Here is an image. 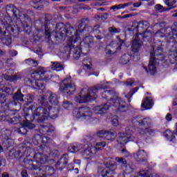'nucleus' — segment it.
<instances>
[{
  "mask_svg": "<svg viewBox=\"0 0 177 177\" xmlns=\"http://www.w3.org/2000/svg\"><path fill=\"white\" fill-rule=\"evenodd\" d=\"M7 16H5L1 21L2 26L5 28V34L12 32V34H19L24 31L26 34L31 32V26L32 23L31 18L27 14L20 12L13 4H8L6 6Z\"/></svg>",
  "mask_w": 177,
  "mask_h": 177,
  "instance_id": "f257e3e1",
  "label": "nucleus"
},
{
  "mask_svg": "<svg viewBox=\"0 0 177 177\" xmlns=\"http://www.w3.org/2000/svg\"><path fill=\"white\" fill-rule=\"evenodd\" d=\"M89 23V19L82 18L79 21L78 30L74 29V27L71 26L70 22H66V24L63 22L57 23L55 26V30L53 37L54 41L57 42H61L63 40V37L64 35L68 37V35H73L75 38L77 34L79 41L81 39L80 35L88 36L93 34V28L88 26Z\"/></svg>",
  "mask_w": 177,
  "mask_h": 177,
  "instance_id": "f03ea898",
  "label": "nucleus"
},
{
  "mask_svg": "<svg viewBox=\"0 0 177 177\" xmlns=\"http://www.w3.org/2000/svg\"><path fill=\"white\" fill-rule=\"evenodd\" d=\"M39 103L42 106H39L35 109L32 113V118L37 122H44L50 118L51 120H56L59 113V109L52 107L46 100V96L41 95L40 97Z\"/></svg>",
  "mask_w": 177,
  "mask_h": 177,
  "instance_id": "7ed1b4c3",
  "label": "nucleus"
},
{
  "mask_svg": "<svg viewBox=\"0 0 177 177\" xmlns=\"http://www.w3.org/2000/svg\"><path fill=\"white\" fill-rule=\"evenodd\" d=\"M110 107H115L118 113H128L131 105H128L127 102L118 96L111 98L104 105H97L93 108L96 114H104Z\"/></svg>",
  "mask_w": 177,
  "mask_h": 177,
  "instance_id": "20e7f679",
  "label": "nucleus"
},
{
  "mask_svg": "<svg viewBox=\"0 0 177 177\" xmlns=\"http://www.w3.org/2000/svg\"><path fill=\"white\" fill-rule=\"evenodd\" d=\"M33 160H28V158H25L24 159L25 168L29 169V171H38L39 169V171H44V174H46L44 167L50 166H42V164H46L49 161V156L46 154L37 152L33 156Z\"/></svg>",
  "mask_w": 177,
  "mask_h": 177,
  "instance_id": "39448f33",
  "label": "nucleus"
},
{
  "mask_svg": "<svg viewBox=\"0 0 177 177\" xmlns=\"http://www.w3.org/2000/svg\"><path fill=\"white\" fill-rule=\"evenodd\" d=\"M64 37H68V39L66 41L67 44L60 48L61 53H68V55H73L75 60H78L81 57V53H82V48L74 45V44H77V41H80L78 35L76 34L75 37L73 35H69L68 36L64 35L63 38Z\"/></svg>",
  "mask_w": 177,
  "mask_h": 177,
  "instance_id": "423d86ee",
  "label": "nucleus"
},
{
  "mask_svg": "<svg viewBox=\"0 0 177 177\" xmlns=\"http://www.w3.org/2000/svg\"><path fill=\"white\" fill-rule=\"evenodd\" d=\"M106 88L107 86H103V84H99L91 90H88L86 88H82L80 93L75 96V100L77 103H91L97 97V95L95 92Z\"/></svg>",
  "mask_w": 177,
  "mask_h": 177,
  "instance_id": "0eeeda50",
  "label": "nucleus"
},
{
  "mask_svg": "<svg viewBox=\"0 0 177 177\" xmlns=\"http://www.w3.org/2000/svg\"><path fill=\"white\" fill-rule=\"evenodd\" d=\"M167 46L171 48L169 51L168 57L171 64H175L177 62V28L171 29V31L165 36Z\"/></svg>",
  "mask_w": 177,
  "mask_h": 177,
  "instance_id": "6e6552de",
  "label": "nucleus"
},
{
  "mask_svg": "<svg viewBox=\"0 0 177 177\" xmlns=\"http://www.w3.org/2000/svg\"><path fill=\"white\" fill-rule=\"evenodd\" d=\"M20 102H24V106H28L34 102V95L31 94L24 95L21 93V90L18 89L13 95L12 100H10L4 107L7 110H12L13 107H16V106L20 104Z\"/></svg>",
  "mask_w": 177,
  "mask_h": 177,
  "instance_id": "1a4fd4ad",
  "label": "nucleus"
},
{
  "mask_svg": "<svg viewBox=\"0 0 177 177\" xmlns=\"http://www.w3.org/2000/svg\"><path fill=\"white\" fill-rule=\"evenodd\" d=\"M132 124L133 125H140V127H147L145 128H140L138 131V133L140 136H147V135L151 136L156 133V130L150 125H151V120L149 118H142V116L138 115L131 120Z\"/></svg>",
  "mask_w": 177,
  "mask_h": 177,
  "instance_id": "9d476101",
  "label": "nucleus"
},
{
  "mask_svg": "<svg viewBox=\"0 0 177 177\" xmlns=\"http://www.w3.org/2000/svg\"><path fill=\"white\" fill-rule=\"evenodd\" d=\"M150 56L151 57L148 65L149 69L147 70V67L145 68L151 75H154V74L157 73V67L156 66L157 60L163 62L165 59V56H164V54L162 53V46H158L155 50L150 53Z\"/></svg>",
  "mask_w": 177,
  "mask_h": 177,
  "instance_id": "9b49d317",
  "label": "nucleus"
},
{
  "mask_svg": "<svg viewBox=\"0 0 177 177\" xmlns=\"http://www.w3.org/2000/svg\"><path fill=\"white\" fill-rule=\"evenodd\" d=\"M45 73H46V71L44 68H39L38 69L32 71L30 73L32 80L35 81V89L36 91H40V93H42L45 89V84L41 82V81L46 80Z\"/></svg>",
  "mask_w": 177,
  "mask_h": 177,
  "instance_id": "f8f14e48",
  "label": "nucleus"
},
{
  "mask_svg": "<svg viewBox=\"0 0 177 177\" xmlns=\"http://www.w3.org/2000/svg\"><path fill=\"white\" fill-rule=\"evenodd\" d=\"M93 141V138L92 136H86L83 140V142L85 144H82V147L80 150V154L86 160H92L95 150H97L95 147L92 146L91 142Z\"/></svg>",
  "mask_w": 177,
  "mask_h": 177,
  "instance_id": "ddd939ff",
  "label": "nucleus"
},
{
  "mask_svg": "<svg viewBox=\"0 0 177 177\" xmlns=\"http://www.w3.org/2000/svg\"><path fill=\"white\" fill-rule=\"evenodd\" d=\"M1 110H4L3 112H0V121L9 122L12 125H17V124H21V116L17 115L12 118H10V111H17V110L12 108V110L7 109L5 106L1 108Z\"/></svg>",
  "mask_w": 177,
  "mask_h": 177,
  "instance_id": "4468645a",
  "label": "nucleus"
},
{
  "mask_svg": "<svg viewBox=\"0 0 177 177\" xmlns=\"http://www.w3.org/2000/svg\"><path fill=\"white\" fill-rule=\"evenodd\" d=\"M10 95H13V89L8 86V85L2 84V82L0 83V103L1 104V106H0V113L1 111L3 113L6 109H2V108L5 107L10 102V100H8V96Z\"/></svg>",
  "mask_w": 177,
  "mask_h": 177,
  "instance_id": "2eb2a0df",
  "label": "nucleus"
},
{
  "mask_svg": "<svg viewBox=\"0 0 177 177\" xmlns=\"http://www.w3.org/2000/svg\"><path fill=\"white\" fill-rule=\"evenodd\" d=\"M66 81H68V79L62 80V83L59 86V91L64 97L68 99L69 96L74 95L76 88L74 83H65Z\"/></svg>",
  "mask_w": 177,
  "mask_h": 177,
  "instance_id": "dca6fc26",
  "label": "nucleus"
},
{
  "mask_svg": "<svg viewBox=\"0 0 177 177\" xmlns=\"http://www.w3.org/2000/svg\"><path fill=\"white\" fill-rule=\"evenodd\" d=\"M73 115L78 120L80 118H82V120H91L92 111L88 106L75 108L73 111Z\"/></svg>",
  "mask_w": 177,
  "mask_h": 177,
  "instance_id": "f3484780",
  "label": "nucleus"
},
{
  "mask_svg": "<svg viewBox=\"0 0 177 177\" xmlns=\"http://www.w3.org/2000/svg\"><path fill=\"white\" fill-rule=\"evenodd\" d=\"M28 115H30V114L25 113V120L21 122V127L18 129L17 132L21 135H27L28 129H34V128H35V124L31 123L30 121L27 119Z\"/></svg>",
  "mask_w": 177,
  "mask_h": 177,
  "instance_id": "a211bd4d",
  "label": "nucleus"
},
{
  "mask_svg": "<svg viewBox=\"0 0 177 177\" xmlns=\"http://www.w3.org/2000/svg\"><path fill=\"white\" fill-rule=\"evenodd\" d=\"M115 161L118 162L119 165H121V169L127 175H129V174L133 171V163H128L125 158L116 157Z\"/></svg>",
  "mask_w": 177,
  "mask_h": 177,
  "instance_id": "6ab92c4d",
  "label": "nucleus"
},
{
  "mask_svg": "<svg viewBox=\"0 0 177 177\" xmlns=\"http://www.w3.org/2000/svg\"><path fill=\"white\" fill-rule=\"evenodd\" d=\"M1 133L4 147H6L7 149H9V147H12L13 145L12 144V139H10V136L12 135V131H10V129L4 127L1 129Z\"/></svg>",
  "mask_w": 177,
  "mask_h": 177,
  "instance_id": "aec40b11",
  "label": "nucleus"
},
{
  "mask_svg": "<svg viewBox=\"0 0 177 177\" xmlns=\"http://www.w3.org/2000/svg\"><path fill=\"white\" fill-rule=\"evenodd\" d=\"M115 168H117V163L114 160H109L105 163V169L102 171V177H113L110 174V172L114 174V171H115Z\"/></svg>",
  "mask_w": 177,
  "mask_h": 177,
  "instance_id": "412c9836",
  "label": "nucleus"
},
{
  "mask_svg": "<svg viewBox=\"0 0 177 177\" xmlns=\"http://www.w3.org/2000/svg\"><path fill=\"white\" fill-rule=\"evenodd\" d=\"M32 141L37 146L41 143H44V145H48L49 143H52L53 140L47 135H40L36 134L32 138Z\"/></svg>",
  "mask_w": 177,
  "mask_h": 177,
  "instance_id": "4be33fe9",
  "label": "nucleus"
},
{
  "mask_svg": "<svg viewBox=\"0 0 177 177\" xmlns=\"http://www.w3.org/2000/svg\"><path fill=\"white\" fill-rule=\"evenodd\" d=\"M52 23V18L49 17V15H46L44 18V35L46 38L50 41L52 37V28H50V24Z\"/></svg>",
  "mask_w": 177,
  "mask_h": 177,
  "instance_id": "5701e85b",
  "label": "nucleus"
},
{
  "mask_svg": "<svg viewBox=\"0 0 177 177\" xmlns=\"http://www.w3.org/2000/svg\"><path fill=\"white\" fill-rule=\"evenodd\" d=\"M143 45L142 40L139 39V35H136L134 39L131 41V52L138 53Z\"/></svg>",
  "mask_w": 177,
  "mask_h": 177,
  "instance_id": "b1692460",
  "label": "nucleus"
},
{
  "mask_svg": "<svg viewBox=\"0 0 177 177\" xmlns=\"http://www.w3.org/2000/svg\"><path fill=\"white\" fill-rule=\"evenodd\" d=\"M67 164H68V154L64 153L57 162L55 167L58 171H63V169H64V167H66Z\"/></svg>",
  "mask_w": 177,
  "mask_h": 177,
  "instance_id": "393cba45",
  "label": "nucleus"
},
{
  "mask_svg": "<svg viewBox=\"0 0 177 177\" xmlns=\"http://www.w3.org/2000/svg\"><path fill=\"white\" fill-rule=\"evenodd\" d=\"M54 131L55 127H53L50 124L41 125L39 127V133H41V135H46L47 136H50V133Z\"/></svg>",
  "mask_w": 177,
  "mask_h": 177,
  "instance_id": "a878e982",
  "label": "nucleus"
},
{
  "mask_svg": "<svg viewBox=\"0 0 177 177\" xmlns=\"http://www.w3.org/2000/svg\"><path fill=\"white\" fill-rule=\"evenodd\" d=\"M97 136L104 138L106 140H114V132L107 130H100L97 132Z\"/></svg>",
  "mask_w": 177,
  "mask_h": 177,
  "instance_id": "bb28decb",
  "label": "nucleus"
},
{
  "mask_svg": "<svg viewBox=\"0 0 177 177\" xmlns=\"http://www.w3.org/2000/svg\"><path fill=\"white\" fill-rule=\"evenodd\" d=\"M141 106L145 110H150L154 106V100L151 97H147L142 102Z\"/></svg>",
  "mask_w": 177,
  "mask_h": 177,
  "instance_id": "cd10ccee",
  "label": "nucleus"
},
{
  "mask_svg": "<svg viewBox=\"0 0 177 177\" xmlns=\"http://www.w3.org/2000/svg\"><path fill=\"white\" fill-rule=\"evenodd\" d=\"M145 26V27H147V21H140L138 23V25L135 28L136 31H138L139 35L142 36V39H146V38H147V35H146V32H147V31L145 30L142 32H139V31H140V28H143V26Z\"/></svg>",
  "mask_w": 177,
  "mask_h": 177,
  "instance_id": "c85d7f7f",
  "label": "nucleus"
},
{
  "mask_svg": "<svg viewBox=\"0 0 177 177\" xmlns=\"http://www.w3.org/2000/svg\"><path fill=\"white\" fill-rule=\"evenodd\" d=\"M7 150H8V157L10 160H15V158H19L20 157V154H21V151H17L15 149H10V147H6Z\"/></svg>",
  "mask_w": 177,
  "mask_h": 177,
  "instance_id": "c756f323",
  "label": "nucleus"
},
{
  "mask_svg": "<svg viewBox=\"0 0 177 177\" xmlns=\"http://www.w3.org/2000/svg\"><path fill=\"white\" fill-rule=\"evenodd\" d=\"M3 76L6 81H9L10 82H17V81L21 80L20 75H3Z\"/></svg>",
  "mask_w": 177,
  "mask_h": 177,
  "instance_id": "7c9ffc66",
  "label": "nucleus"
},
{
  "mask_svg": "<svg viewBox=\"0 0 177 177\" xmlns=\"http://www.w3.org/2000/svg\"><path fill=\"white\" fill-rule=\"evenodd\" d=\"M136 154L140 162H146V161H147V158H146L147 153L144 149H139Z\"/></svg>",
  "mask_w": 177,
  "mask_h": 177,
  "instance_id": "2f4dec72",
  "label": "nucleus"
},
{
  "mask_svg": "<svg viewBox=\"0 0 177 177\" xmlns=\"http://www.w3.org/2000/svg\"><path fill=\"white\" fill-rule=\"evenodd\" d=\"M93 42V39L91 35L85 36L83 40L80 42V46H86V48H89L91 44Z\"/></svg>",
  "mask_w": 177,
  "mask_h": 177,
  "instance_id": "473e14b6",
  "label": "nucleus"
},
{
  "mask_svg": "<svg viewBox=\"0 0 177 177\" xmlns=\"http://www.w3.org/2000/svg\"><path fill=\"white\" fill-rule=\"evenodd\" d=\"M138 176L140 177H160V176L156 173L150 174L149 170H140L138 172Z\"/></svg>",
  "mask_w": 177,
  "mask_h": 177,
  "instance_id": "72a5a7b5",
  "label": "nucleus"
},
{
  "mask_svg": "<svg viewBox=\"0 0 177 177\" xmlns=\"http://www.w3.org/2000/svg\"><path fill=\"white\" fill-rule=\"evenodd\" d=\"M116 142L118 145H127V143L129 142V137L127 136V134L125 133H120Z\"/></svg>",
  "mask_w": 177,
  "mask_h": 177,
  "instance_id": "f704fd0d",
  "label": "nucleus"
},
{
  "mask_svg": "<svg viewBox=\"0 0 177 177\" xmlns=\"http://www.w3.org/2000/svg\"><path fill=\"white\" fill-rule=\"evenodd\" d=\"M163 136L169 140V142H175L176 138H175V133L171 131V130H166Z\"/></svg>",
  "mask_w": 177,
  "mask_h": 177,
  "instance_id": "c9c22d12",
  "label": "nucleus"
},
{
  "mask_svg": "<svg viewBox=\"0 0 177 177\" xmlns=\"http://www.w3.org/2000/svg\"><path fill=\"white\" fill-rule=\"evenodd\" d=\"M82 147V144H78L76 145H70L68 147V151L69 153H77V151H81V148Z\"/></svg>",
  "mask_w": 177,
  "mask_h": 177,
  "instance_id": "e433bc0d",
  "label": "nucleus"
},
{
  "mask_svg": "<svg viewBox=\"0 0 177 177\" xmlns=\"http://www.w3.org/2000/svg\"><path fill=\"white\" fill-rule=\"evenodd\" d=\"M133 5V3L132 1H130L129 3H125L124 4H118L116 6H113L112 7H111V10H115L117 9V10H120V9H124V8H127L128 6H131Z\"/></svg>",
  "mask_w": 177,
  "mask_h": 177,
  "instance_id": "4c0bfd02",
  "label": "nucleus"
},
{
  "mask_svg": "<svg viewBox=\"0 0 177 177\" xmlns=\"http://www.w3.org/2000/svg\"><path fill=\"white\" fill-rule=\"evenodd\" d=\"M48 102L50 104L57 106L59 104V100L57 99V95L53 93L48 97Z\"/></svg>",
  "mask_w": 177,
  "mask_h": 177,
  "instance_id": "58836bf2",
  "label": "nucleus"
},
{
  "mask_svg": "<svg viewBox=\"0 0 177 177\" xmlns=\"http://www.w3.org/2000/svg\"><path fill=\"white\" fill-rule=\"evenodd\" d=\"M165 3L167 5V6H168V8H165V9L163 10V12H167V10L174 9V6L175 3H176V1L175 0H166Z\"/></svg>",
  "mask_w": 177,
  "mask_h": 177,
  "instance_id": "ea45409f",
  "label": "nucleus"
},
{
  "mask_svg": "<svg viewBox=\"0 0 177 177\" xmlns=\"http://www.w3.org/2000/svg\"><path fill=\"white\" fill-rule=\"evenodd\" d=\"M51 68L53 71H62L64 67L59 62H53Z\"/></svg>",
  "mask_w": 177,
  "mask_h": 177,
  "instance_id": "a19ab883",
  "label": "nucleus"
},
{
  "mask_svg": "<svg viewBox=\"0 0 177 177\" xmlns=\"http://www.w3.org/2000/svg\"><path fill=\"white\" fill-rule=\"evenodd\" d=\"M26 64H28V66H30L31 67H37L38 66L39 63L37 60H35L32 58H28L25 59Z\"/></svg>",
  "mask_w": 177,
  "mask_h": 177,
  "instance_id": "79ce46f5",
  "label": "nucleus"
},
{
  "mask_svg": "<svg viewBox=\"0 0 177 177\" xmlns=\"http://www.w3.org/2000/svg\"><path fill=\"white\" fill-rule=\"evenodd\" d=\"M130 60H131V57H129L127 54H124L122 55L121 58L120 59V63H121V64H128Z\"/></svg>",
  "mask_w": 177,
  "mask_h": 177,
  "instance_id": "37998d69",
  "label": "nucleus"
},
{
  "mask_svg": "<svg viewBox=\"0 0 177 177\" xmlns=\"http://www.w3.org/2000/svg\"><path fill=\"white\" fill-rule=\"evenodd\" d=\"M107 144L106 143V142H97L95 147V153H97V151H100V150H103V149H104V147H106V145Z\"/></svg>",
  "mask_w": 177,
  "mask_h": 177,
  "instance_id": "c03bdc74",
  "label": "nucleus"
},
{
  "mask_svg": "<svg viewBox=\"0 0 177 177\" xmlns=\"http://www.w3.org/2000/svg\"><path fill=\"white\" fill-rule=\"evenodd\" d=\"M111 124L113 125V127H118V125H120V122L118 121V116L115 115L112 117Z\"/></svg>",
  "mask_w": 177,
  "mask_h": 177,
  "instance_id": "a18cd8bd",
  "label": "nucleus"
},
{
  "mask_svg": "<svg viewBox=\"0 0 177 177\" xmlns=\"http://www.w3.org/2000/svg\"><path fill=\"white\" fill-rule=\"evenodd\" d=\"M39 148L41 149L42 153H48V154H50V148L48 147V146L45 145H41L39 146Z\"/></svg>",
  "mask_w": 177,
  "mask_h": 177,
  "instance_id": "49530a36",
  "label": "nucleus"
},
{
  "mask_svg": "<svg viewBox=\"0 0 177 177\" xmlns=\"http://www.w3.org/2000/svg\"><path fill=\"white\" fill-rule=\"evenodd\" d=\"M62 107H64L65 110H69L71 107H73V103L69 101L64 102Z\"/></svg>",
  "mask_w": 177,
  "mask_h": 177,
  "instance_id": "de8ad7c7",
  "label": "nucleus"
},
{
  "mask_svg": "<svg viewBox=\"0 0 177 177\" xmlns=\"http://www.w3.org/2000/svg\"><path fill=\"white\" fill-rule=\"evenodd\" d=\"M109 32L113 33V34H120L121 32V29L120 28H113V27H110L109 28Z\"/></svg>",
  "mask_w": 177,
  "mask_h": 177,
  "instance_id": "09e8293b",
  "label": "nucleus"
},
{
  "mask_svg": "<svg viewBox=\"0 0 177 177\" xmlns=\"http://www.w3.org/2000/svg\"><path fill=\"white\" fill-rule=\"evenodd\" d=\"M93 33L94 34H102V31H100V25H95L93 28Z\"/></svg>",
  "mask_w": 177,
  "mask_h": 177,
  "instance_id": "8fccbe9b",
  "label": "nucleus"
},
{
  "mask_svg": "<svg viewBox=\"0 0 177 177\" xmlns=\"http://www.w3.org/2000/svg\"><path fill=\"white\" fill-rule=\"evenodd\" d=\"M155 10H156L157 12H165V11H162L165 10V8H164V6H162L161 4H156L154 7Z\"/></svg>",
  "mask_w": 177,
  "mask_h": 177,
  "instance_id": "3c124183",
  "label": "nucleus"
},
{
  "mask_svg": "<svg viewBox=\"0 0 177 177\" xmlns=\"http://www.w3.org/2000/svg\"><path fill=\"white\" fill-rule=\"evenodd\" d=\"M64 168H66L68 172H71L72 171H74V164H67L66 165H65Z\"/></svg>",
  "mask_w": 177,
  "mask_h": 177,
  "instance_id": "603ef678",
  "label": "nucleus"
},
{
  "mask_svg": "<svg viewBox=\"0 0 177 177\" xmlns=\"http://www.w3.org/2000/svg\"><path fill=\"white\" fill-rule=\"evenodd\" d=\"M32 3H34V5H37L38 3H49V1L48 0H32Z\"/></svg>",
  "mask_w": 177,
  "mask_h": 177,
  "instance_id": "864d4df0",
  "label": "nucleus"
},
{
  "mask_svg": "<svg viewBox=\"0 0 177 177\" xmlns=\"http://www.w3.org/2000/svg\"><path fill=\"white\" fill-rule=\"evenodd\" d=\"M3 42L7 46H10L12 45V38L8 37L7 39H3Z\"/></svg>",
  "mask_w": 177,
  "mask_h": 177,
  "instance_id": "5fc2aeb1",
  "label": "nucleus"
},
{
  "mask_svg": "<svg viewBox=\"0 0 177 177\" xmlns=\"http://www.w3.org/2000/svg\"><path fill=\"white\" fill-rule=\"evenodd\" d=\"M8 54L10 55V56H11L12 57H15V56H17L18 53L17 50H10L8 51Z\"/></svg>",
  "mask_w": 177,
  "mask_h": 177,
  "instance_id": "6e6d98bb",
  "label": "nucleus"
},
{
  "mask_svg": "<svg viewBox=\"0 0 177 177\" xmlns=\"http://www.w3.org/2000/svg\"><path fill=\"white\" fill-rule=\"evenodd\" d=\"M133 16H135L133 14H127L124 15V16L122 17V19H129V17H133Z\"/></svg>",
  "mask_w": 177,
  "mask_h": 177,
  "instance_id": "4d7b16f0",
  "label": "nucleus"
},
{
  "mask_svg": "<svg viewBox=\"0 0 177 177\" xmlns=\"http://www.w3.org/2000/svg\"><path fill=\"white\" fill-rule=\"evenodd\" d=\"M21 175L22 177H28V173L27 172L26 170H23L21 172Z\"/></svg>",
  "mask_w": 177,
  "mask_h": 177,
  "instance_id": "13d9d810",
  "label": "nucleus"
},
{
  "mask_svg": "<svg viewBox=\"0 0 177 177\" xmlns=\"http://www.w3.org/2000/svg\"><path fill=\"white\" fill-rule=\"evenodd\" d=\"M34 8L37 10H42L44 9V5L40 4L39 6H35Z\"/></svg>",
  "mask_w": 177,
  "mask_h": 177,
  "instance_id": "bf43d9fd",
  "label": "nucleus"
},
{
  "mask_svg": "<svg viewBox=\"0 0 177 177\" xmlns=\"http://www.w3.org/2000/svg\"><path fill=\"white\" fill-rule=\"evenodd\" d=\"M165 119L167 120V121H171V120H172V114L168 113L166 115Z\"/></svg>",
  "mask_w": 177,
  "mask_h": 177,
  "instance_id": "052dcab7",
  "label": "nucleus"
},
{
  "mask_svg": "<svg viewBox=\"0 0 177 177\" xmlns=\"http://www.w3.org/2000/svg\"><path fill=\"white\" fill-rule=\"evenodd\" d=\"M28 150H30V148H26L24 151V156H26V157H28L30 154H28Z\"/></svg>",
  "mask_w": 177,
  "mask_h": 177,
  "instance_id": "680f3d73",
  "label": "nucleus"
},
{
  "mask_svg": "<svg viewBox=\"0 0 177 177\" xmlns=\"http://www.w3.org/2000/svg\"><path fill=\"white\" fill-rule=\"evenodd\" d=\"M142 6V2H137L133 4V8H139Z\"/></svg>",
  "mask_w": 177,
  "mask_h": 177,
  "instance_id": "e2e57ef3",
  "label": "nucleus"
},
{
  "mask_svg": "<svg viewBox=\"0 0 177 177\" xmlns=\"http://www.w3.org/2000/svg\"><path fill=\"white\" fill-rule=\"evenodd\" d=\"M37 55L39 56H42V50L41 48H39L36 50Z\"/></svg>",
  "mask_w": 177,
  "mask_h": 177,
  "instance_id": "0e129e2a",
  "label": "nucleus"
},
{
  "mask_svg": "<svg viewBox=\"0 0 177 177\" xmlns=\"http://www.w3.org/2000/svg\"><path fill=\"white\" fill-rule=\"evenodd\" d=\"M53 154H55V157H57L59 156V150L55 149L51 152Z\"/></svg>",
  "mask_w": 177,
  "mask_h": 177,
  "instance_id": "69168bd1",
  "label": "nucleus"
},
{
  "mask_svg": "<svg viewBox=\"0 0 177 177\" xmlns=\"http://www.w3.org/2000/svg\"><path fill=\"white\" fill-rule=\"evenodd\" d=\"M74 164H77V165H80L81 164V160L75 159L73 161Z\"/></svg>",
  "mask_w": 177,
  "mask_h": 177,
  "instance_id": "338daca9",
  "label": "nucleus"
},
{
  "mask_svg": "<svg viewBox=\"0 0 177 177\" xmlns=\"http://www.w3.org/2000/svg\"><path fill=\"white\" fill-rule=\"evenodd\" d=\"M34 109H35V106L31 105L30 106L28 107V110L32 111L34 110Z\"/></svg>",
  "mask_w": 177,
  "mask_h": 177,
  "instance_id": "774afa93",
  "label": "nucleus"
}]
</instances>
